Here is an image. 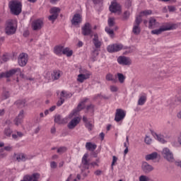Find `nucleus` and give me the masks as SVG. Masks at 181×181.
Returning <instances> with one entry per match:
<instances>
[{"mask_svg": "<svg viewBox=\"0 0 181 181\" xmlns=\"http://www.w3.org/2000/svg\"><path fill=\"white\" fill-rule=\"evenodd\" d=\"M62 74V71H59V70H55L53 71L52 76V78L54 80H59L60 78V76Z\"/></svg>", "mask_w": 181, "mask_h": 181, "instance_id": "31", "label": "nucleus"}, {"mask_svg": "<svg viewBox=\"0 0 181 181\" xmlns=\"http://www.w3.org/2000/svg\"><path fill=\"white\" fill-rule=\"evenodd\" d=\"M146 103V93H141L138 100V105H144Z\"/></svg>", "mask_w": 181, "mask_h": 181, "instance_id": "23", "label": "nucleus"}, {"mask_svg": "<svg viewBox=\"0 0 181 181\" xmlns=\"http://www.w3.org/2000/svg\"><path fill=\"white\" fill-rule=\"evenodd\" d=\"M9 8L13 15L18 16L22 13V3L18 1H11L9 3Z\"/></svg>", "mask_w": 181, "mask_h": 181, "instance_id": "1", "label": "nucleus"}, {"mask_svg": "<svg viewBox=\"0 0 181 181\" xmlns=\"http://www.w3.org/2000/svg\"><path fill=\"white\" fill-rule=\"evenodd\" d=\"M14 105H16L18 108H23L26 105L25 100H18L14 103Z\"/></svg>", "mask_w": 181, "mask_h": 181, "instance_id": "27", "label": "nucleus"}, {"mask_svg": "<svg viewBox=\"0 0 181 181\" xmlns=\"http://www.w3.org/2000/svg\"><path fill=\"white\" fill-rule=\"evenodd\" d=\"M87 101H88V98H85L83 100H81V103H79V104H81L84 107V104H86V103H87Z\"/></svg>", "mask_w": 181, "mask_h": 181, "instance_id": "59", "label": "nucleus"}, {"mask_svg": "<svg viewBox=\"0 0 181 181\" xmlns=\"http://www.w3.org/2000/svg\"><path fill=\"white\" fill-rule=\"evenodd\" d=\"M117 62L122 66H129L131 65V59L125 56H120L117 58Z\"/></svg>", "mask_w": 181, "mask_h": 181, "instance_id": "13", "label": "nucleus"}, {"mask_svg": "<svg viewBox=\"0 0 181 181\" xmlns=\"http://www.w3.org/2000/svg\"><path fill=\"white\" fill-rule=\"evenodd\" d=\"M69 95H70V94L66 93V91H64V90H62L61 92V98H62V97L67 98V97H69Z\"/></svg>", "mask_w": 181, "mask_h": 181, "instance_id": "54", "label": "nucleus"}, {"mask_svg": "<svg viewBox=\"0 0 181 181\" xmlns=\"http://www.w3.org/2000/svg\"><path fill=\"white\" fill-rule=\"evenodd\" d=\"M139 181H149L151 178L146 175H141L139 179Z\"/></svg>", "mask_w": 181, "mask_h": 181, "instance_id": "46", "label": "nucleus"}, {"mask_svg": "<svg viewBox=\"0 0 181 181\" xmlns=\"http://www.w3.org/2000/svg\"><path fill=\"white\" fill-rule=\"evenodd\" d=\"M141 22H142V18L141 17H136L132 30L134 35H138L141 33V27H139Z\"/></svg>", "mask_w": 181, "mask_h": 181, "instance_id": "8", "label": "nucleus"}, {"mask_svg": "<svg viewBox=\"0 0 181 181\" xmlns=\"http://www.w3.org/2000/svg\"><path fill=\"white\" fill-rule=\"evenodd\" d=\"M16 32V28H15V21L13 20H8L6 23L5 33L6 35H14Z\"/></svg>", "mask_w": 181, "mask_h": 181, "instance_id": "2", "label": "nucleus"}, {"mask_svg": "<svg viewBox=\"0 0 181 181\" xmlns=\"http://www.w3.org/2000/svg\"><path fill=\"white\" fill-rule=\"evenodd\" d=\"M126 6L127 8H131V6H132V1L127 0V1H126Z\"/></svg>", "mask_w": 181, "mask_h": 181, "instance_id": "55", "label": "nucleus"}, {"mask_svg": "<svg viewBox=\"0 0 181 181\" xmlns=\"http://www.w3.org/2000/svg\"><path fill=\"white\" fill-rule=\"evenodd\" d=\"M151 134L156 139H157L159 142H161V144H166V140H165V136L163 134H158L156 132H155L153 130H151Z\"/></svg>", "mask_w": 181, "mask_h": 181, "instance_id": "22", "label": "nucleus"}, {"mask_svg": "<svg viewBox=\"0 0 181 181\" xmlns=\"http://www.w3.org/2000/svg\"><path fill=\"white\" fill-rule=\"evenodd\" d=\"M95 5H102L103 0H92Z\"/></svg>", "mask_w": 181, "mask_h": 181, "instance_id": "53", "label": "nucleus"}, {"mask_svg": "<svg viewBox=\"0 0 181 181\" xmlns=\"http://www.w3.org/2000/svg\"><path fill=\"white\" fill-rule=\"evenodd\" d=\"M105 30L110 36H114V30L111 27H106Z\"/></svg>", "mask_w": 181, "mask_h": 181, "instance_id": "41", "label": "nucleus"}, {"mask_svg": "<svg viewBox=\"0 0 181 181\" xmlns=\"http://www.w3.org/2000/svg\"><path fill=\"white\" fill-rule=\"evenodd\" d=\"M4 151H7L8 152L12 151V147L11 146H6L4 147Z\"/></svg>", "mask_w": 181, "mask_h": 181, "instance_id": "60", "label": "nucleus"}, {"mask_svg": "<svg viewBox=\"0 0 181 181\" xmlns=\"http://www.w3.org/2000/svg\"><path fill=\"white\" fill-rule=\"evenodd\" d=\"M2 61L4 62H8L9 61V57H8V55L6 54H4L2 56Z\"/></svg>", "mask_w": 181, "mask_h": 181, "instance_id": "52", "label": "nucleus"}, {"mask_svg": "<svg viewBox=\"0 0 181 181\" xmlns=\"http://www.w3.org/2000/svg\"><path fill=\"white\" fill-rule=\"evenodd\" d=\"M57 18H59V16H57V14H52L48 17V19L49 21H52V22H54L56 19H57Z\"/></svg>", "mask_w": 181, "mask_h": 181, "instance_id": "45", "label": "nucleus"}, {"mask_svg": "<svg viewBox=\"0 0 181 181\" xmlns=\"http://www.w3.org/2000/svg\"><path fill=\"white\" fill-rule=\"evenodd\" d=\"M163 32H166L165 26H162L158 29L151 30V35H160Z\"/></svg>", "mask_w": 181, "mask_h": 181, "instance_id": "29", "label": "nucleus"}, {"mask_svg": "<svg viewBox=\"0 0 181 181\" xmlns=\"http://www.w3.org/2000/svg\"><path fill=\"white\" fill-rule=\"evenodd\" d=\"M162 155L164 159H166L168 162H175V157L173 156V153H172V151H170V149H169L168 148H164L163 149Z\"/></svg>", "mask_w": 181, "mask_h": 181, "instance_id": "3", "label": "nucleus"}, {"mask_svg": "<svg viewBox=\"0 0 181 181\" xmlns=\"http://www.w3.org/2000/svg\"><path fill=\"white\" fill-rule=\"evenodd\" d=\"M43 27V21L42 19H37L32 23L33 30H40Z\"/></svg>", "mask_w": 181, "mask_h": 181, "instance_id": "15", "label": "nucleus"}, {"mask_svg": "<svg viewBox=\"0 0 181 181\" xmlns=\"http://www.w3.org/2000/svg\"><path fill=\"white\" fill-rule=\"evenodd\" d=\"M50 166H51L52 169H56V168H57V163L54 161H52L50 163Z\"/></svg>", "mask_w": 181, "mask_h": 181, "instance_id": "56", "label": "nucleus"}, {"mask_svg": "<svg viewBox=\"0 0 181 181\" xmlns=\"http://www.w3.org/2000/svg\"><path fill=\"white\" fill-rule=\"evenodd\" d=\"M123 47L122 44H112L109 45L107 49L109 53H115L119 52V50H122Z\"/></svg>", "mask_w": 181, "mask_h": 181, "instance_id": "11", "label": "nucleus"}, {"mask_svg": "<svg viewBox=\"0 0 181 181\" xmlns=\"http://www.w3.org/2000/svg\"><path fill=\"white\" fill-rule=\"evenodd\" d=\"M166 30H174V29H177V24H171L170 25H164Z\"/></svg>", "mask_w": 181, "mask_h": 181, "instance_id": "35", "label": "nucleus"}, {"mask_svg": "<svg viewBox=\"0 0 181 181\" xmlns=\"http://www.w3.org/2000/svg\"><path fill=\"white\" fill-rule=\"evenodd\" d=\"M82 110H84V105H83L81 103H78L76 108H75L69 115V118H73V117L77 115V114H78L80 111H82Z\"/></svg>", "mask_w": 181, "mask_h": 181, "instance_id": "21", "label": "nucleus"}, {"mask_svg": "<svg viewBox=\"0 0 181 181\" xmlns=\"http://www.w3.org/2000/svg\"><path fill=\"white\" fill-rule=\"evenodd\" d=\"M57 153H64V152H67V147L66 146H61L59 148H57Z\"/></svg>", "mask_w": 181, "mask_h": 181, "instance_id": "40", "label": "nucleus"}, {"mask_svg": "<svg viewBox=\"0 0 181 181\" xmlns=\"http://www.w3.org/2000/svg\"><path fill=\"white\" fill-rule=\"evenodd\" d=\"M105 79L107 81H112L113 83H117V78H114V75L112 74H107L105 76Z\"/></svg>", "mask_w": 181, "mask_h": 181, "instance_id": "33", "label": "nucleus"}, {"mask_svg": "<svg viewBox=\"0 0 181 181\" xmlns=\"http://www.w3.org/2000/svg\"><path fill=\"white\" fill-rule=\"evenodd\" d=\"M110 91L112 93H117V91H118V87L115 86H110Z\"/></svg>", "mask_w": 181, "mask_h": 181, "instance_id": "51", "label": "nucleus"}, {"mask_svg": "<svg viewBox=\"0 0 181 181\" xmlns=\"http://www.w3.org/2000/svg\"><path fill=\"white\" fill-rule=\"evenodd\" d=\"M158 158V153L153 152L151 154L146 155L145 157L146 160H153Z\"/></svg>", "mask_w": 181, "mask_h": 181, "instance_id": "28", "label": "nucleus"}, {"mask_svg": "<svg viewBox=\"0 0 181 181\" xmlns=\"http://www.w3.org/2000/svg\"><path fill=\"white\" fill-rule=\"evenodd\" d=\"M86 148L87 151H90L91 152H93V151H95L97 149V146L91 142H87L86 144Z\"/></svg>", "mask_w": 181, "mask_h": 181, "instance_id": "25", "label": "nucleus"}, {"mask_svg": "<svg viewBox=\"0 0 181 181\" xmlns=\"http://www.w3.org/2000/svg\"><path fill=\"white\" fill-rule=\"evenodd\" d=\"M82 35L83 36H90L93 37V30H91V25L89 23H86L82 27Z\"/></svg>", "mask_w": 181, "mask_h": 181, "instance_id": "10", "label": "nucleus"}, {"mask_svg": "<svg viewBox=\"0 0 181 181\" xmlns=\"http://www.w3.org/2000/svg\"><path fill=\"white\" fill-rule=\"evenodd\" d=\"M109 9L112 13H117V12H121L122 10L121 7V4H118L117 2H112L109 7Z\"/></svg>", "mask_w": 181, "mask_h": 181, "instance_id": "12", "label": "nucleus"}, {"mask_svg": "<svg viewBox=\"0 0 181 181\" xmlns=\"http://www.w3.org/2000/svg\"><path fill=\"white\" fill-rule=\"evenodd\" d=\"M142 15H144L145 16H148V15H152V10H145L141 11L137 18H141Z\"/></svg>", "mask_w": 181, "mask_h": 181, "instance_id": "36", "label": "nucleus"}, {"mask_svg": "<svg viewBox=\"0 0 181 181\" xmlns=\"http://www.w3.org/2000/svg\"><path fill=\"white\" fill-rule=\"evenodd\" d=\"M94 107L95 106L93 104L88 105L86 107L87 112H88V111L90 112H94Z\"/></svg>", "mask_w": 181, "mask_h": 181, "instance_id": "44", "label": "nucleus"}, {"mask_svg": "<svg viewBox=\"0 0 181 181\" xmlns=\"http://www.w3.org/2000/svg\"><path fill=\"white\" fill-rule=\"evenodd\" d=\"M159 22L155 19V17L150 18L148 21V29H156L159 28Z\"/></svg>", "mask_w": 181, "mask_h": 181, "instance_id": "17", "label": "nucleus"}, {"mask_svg": "<svg viewBox=\"0 0 181 181\" xmlns=\"http://www.w3.org/2000/svg\"><path fill=\"white\" fill-rule=\"evenodd\" d=\"M144 142L147 145H151V143L152 142V139L148 136H146V137L144 139Z\"/></svg>", "mask_w": 181, "mask_h": 181, "instance_id": "48", "label": "nucleus"}, {"mask_svg": "<svg viewBox=\"0 0 181 181\" xmlns=\"http://www.w3.org/2000/svg\"><path fill=\"white\" fill-rule=\"evenodd\" d=\"M23 118H25V111L23 110H21L18 115V116L14 119V124L17 127L21 125L22 122H23Z\"/></svg>", "mask_w": 181, "mask_h": 181, "instance_id": "14", "label": "nucleus"}, {"mask_svg": "<svg viewBox=\"0 0 181 181\" xmlns=\"http://www.w3.org/2000/svg\"><path fill=\"white\" fill-rule=\"evenodd\" d=\"M54 122H56V124H66V119L64 118H62V115H57L54 117Z\"/></svg>", "mask_w": 181, "mask_h": 181, "instance_id": "24", "label": "nucleus"}, {"mask_svg": "<svg viewBox=\"0 0 181 181\" xmlns=\"http://www.w3.org/2000/svg\"><path fill=\"white\" fill-rule=\"evenodd\" d=\"M20 71H21L20 68H16V69H13L9 71H7L6 72H1L0 73V79L9 78V77H12V76H14V74H16V73H19Z\"/></svg>", "mask_w": 181, "mask_h": 181, "instance_id": "5", "label": "nucleus"}, {"mask_svg": "<svg viewBox=\"0 0 181 181\" xmlns=\"http://www.w3.org/2000/svg\"><path fill=\"white\" fill-rule=\"evenodd\" d=\"M178 142L180 145H181V132L180 133V136H178Z\"/></svg>", "mask_w": 181, "mask_h": 181, "instance_id": "64", "label": "nucleus"}, {"mask_svg": "<svg viewBox=\"0 0 181 181\" xmlns=\"http://www.w3.org/2000/svg\"><path fill=\"white\" fill-rule=\"evenodd\" d=\"M168 11L169 12H175V11H176V8H175L173 6H169Z\"/></svg>", "mask_w": 181, "mask_h": 181, "instance_id": "57", "label": "nucleus"}, {"mask_svg": "<svg viewBox=\"0 0 181 181\" xmlns=\"http://www.w3.org/2000/svg\"><path fill=\"white\" fill-rule=\"evenodd\" d=\"M130 15H131V13H129V11H124L122 17V21H128V19H129Z\"/></svg>", "mask_w": 181, "mask_h": 181, "instance_id": "43", "label": "nucleus"}, {"mask_svg": "<svg viewBox=\"0 0 181 181\" xmlns=\"http://www.w3.org/2000/svg\"><path fill=\"white\" fill-rule=\"evenodd\" d=\"M87 78H90V74H79L78 76L77 81H79V83H83L84 80H87Z\"/></svg>", "mask_w": 181, "mask_h": 181, "instance_id": "30", "label": "nucleus"}, {"mask_svg": "<svg viewBox=\"0 0 181 181\" xmlns=\"http://www.w3.org/2000/svg\"><path fill=\"white\" fill-rule=\"evenodd\" d=\"M127 116V112L122 109H117L115 115V121L116 122H119L123 121Z\"/></svg>", "mask_w": 181, "mask_h": 181, "instance_id": "7", "label": "nucleus"}, {"mask_svg": "<svg viewBox=\"0 0 181 181\" xmlns=\"http://www.w3.org/2000/svg\"><path fill=\"white\" fill-rule=\"evenodd\" d=\"M94 173L96 176H101L103 171L101 170H97Z\"/></svg>", "mask_w": 181, "mask_h": 181, "instance_id": "58", "label": "nucleus"}, {"mask_svg": "<svg viewBox=\"0 0 181 181\" xmlns=\"http://www.w3.org/2000/svg\"><path fill=\"white\" fill-rule=\"evenodd\" d=\"M64 103V99L63 98H60L59 100H58L57 103V107H60L63 105Z\"/></svg>", "mask_w": 181, "mask_h": 181, "instance_id": "50", "label": "nucleus"}, {"mask_svg": "<svg viewBox=\"0 0 181 181\" xmlns=\"http://www.w3.org/2000/svg\"><path fill=\"white\" fill-rule=\"evenodd\" d=\"M63 46L58 45L54 48V52L57 56H62V54H63Z\"/></svg>", "mask_w": 181, "mask_h": 181, "instance_id": "26", "label": "nucleus"}, {"mask_svg": "<svg viewBox=\"0 0 181 181\" xmlns=\"http://www.w3.org/2000/svg\"><path fill=\"white\" fill-rule=\"evenodd\" d=\"M4 135H6V136H11V135H12V130L11 129V127L5 128Z\"/></svg>", "mask_w": 181, "mask_h": 181, "instance_id": "42", "label": "nucleus"}, {"mask_svg": "<svg viewBox=\"0 0 181 181\" xmlns=\"http://www.w3.org/2000/svg\"><path fill=\"white\" fill-rule=\"evenodd\" d=\"M79 123H80V117H74L69 123L68 128L69 129H73L74 128H76V127H77L78 124H79Z\"/></svg>", "mask_w": 181, "mask_h": 181, "instance_id": "20", "label": "nucleus"}, {"mask_svg": "<svg viewBox=\"0 0 181 181\" xmlns=\"http://www.w3.org/2000/svg\"><path fill=\"white\" fill-rule=\"evenodd\" d=\"M62 54H65L67 57L73 56V50H70L68 47L64 48L62 51Z\"/></svg>", "mask_w": 181, "mask_h": 181, "instance_id": "32", "label": "nucleus"}, {"mask_svg": "<svg viewBox=\"0 0 181 181\" xmlns=\"http://www.w3.org/2000/svg\"><path fill=\"white\" fill-rule=\"evenodd\" d=\"M60 0H49L50 4H52V5H56L57 2H59Z\"/></svg>", "mask_w": 181, "mask_h": 181, "instance_id": "61", "label": "nucleus"}, {"mask_svg": "<svg viewBox=\"0 0 181 181\" xmlns=\"http://www.w3.org/2000/svg\"><path fill=\"white\" fill-rule=\"evenodd\" d=\"M141 169L144 173H151L153 170V167L147 162H143Z\"/></svg>", "mask_w": 181, "mask_h": 181, "instance_id": "19", "label": "nucleus"}, {"mask_svg": "<svg viewBox=\"0 0 181 181\" xmlns=\"http://www.w3.org/2000/svg\"><path fill=\"white\" fill-rule=\"evenodd\" d=\"M87 158H88V154H84L83 158H82V163L84 166H86L87 168V169H88V167L90 165H91V166H98V164L97 163V162L90 163L88 161V160H87Z\"/></svg>", "mask_w": 181, "mask_h": 181, "instance_id": "16", "label": "nucleus"}, {"mask_svg": "<svg viewBox=\"0 0 181 181\" xmlns=\"http://www.w3.org/2000/svg\"><path fill=\"white\" fill-rule=\"evenodd\" d=\"M15 158L18 162H26V160H30V159H33V156H26L23 153H18L15 154Z\"/></svg>", "mask_w": 181, "mask_h": 181, "instance_id": "9", "label": "nucleus"}, {"mask_svg": "<svg viewBox=\"0 0 181 181\" xmlns=\"http://www.w3.org/2000/svg\"><path fill=\"white\" fill-rule=\"evenodd\" d=\"M29 57L26 53H21L18 57V63L20 67H25L28 64Z\"/></svg>", "mask_w": 181, "mask_h": 181, "instance_id": "6", "label": "nucleus"}, {"mask_svg": "<svg viewBox=\"0 0 181 181\" xmlns=\"http://www.w3.org/2000/svg\"><path fill=\"white\" fill-rule=\"evenodd\" d=\"M93 43L95 47V49L93 52V56H98V49H100L101 48V41H100L98 38V34L95 33L94 34V37L93 38Z\"/></svg>", "mask_w": 181, "mask_h": 181, "instance_id": "4", "label": "nucleus"}, {"mask_svg": "<svg viewBox=\"0 0 181 181\" xmlns=\"http://www.w3.org/2000/svg\"><path fill=\"white\" fill-rule=\"evenodd\" d=\"M117 76L118 80L121 84H122V83H124V81H125V76H124V74H122L121 73H117Z\"/></svg>", "mask_w": 181, "mask_h": 181, "instance_id": "38", "label": "nucleus"}, {"mask_svg": "<svg viewBox=\"0 0 181 181\" xmlns=\"http://www.w3.org/2000/svg\"><path fill=\"white\" fill-rule=\"evenodd\" d=\"M100 138H101V141H104V137L105 136V134H104L103 132H101V133L100 134Z\"/></svg>", "mask_w": 181, "mask_h": 181, "instance_id": "62", "label": "nucleus"}, {"mask_svg": "<svg viewBox=\"0 0 181 181\" xmlns=\"http://www.w3.org/2000/svg\"><path fill=\"white\" fill-rule=\"evenodd\" d=\"M11 97V94L9 93V91L8 90H4L2 95H1V100H8Z\"/></svg>", "mask_w": 181, "mask_h": 181, "instance_id": "37", "label": "nucleus"}, {"mask_svg": "<svg viewBox=\"0 0 181 181\" xmlns=\"http://www.w3.org/2000/svg\"><path fill=\"white\" fill-rule=\"evenodd\" d=\"M49 13L59 16V13H60V8L59 7H52L49 10Z\"/></svg>", "mask_w": 181, "mask_h": 181, "instance_id": "34", "label": "nucleus"}, {"mask_svg": "<svg viewBox=\"0 0 181 181\" xmlns=\"http://www.w3.org/2000/svg\"><path fill=\"white\" fill-rule=\"evenodd\" d=\"M109 28H114L115 26V21L114 18H110L107 21Z\"/></svg>", "mask_w": 181, "mask_h": 181, "instance_id": "39", "label": "nucleus"}, {"mask_svg": "<svg viewBox=\"0 0 181 181\" xmlns=\"http://www.w3.org/2000/svg\"><path fill=\"white\" fill-rule=\"evenodd\" d=\"M86 128L88 129V131H93V124H91L90 122H88L85 124Z\"/></svg>", "mask_w": 181, "mask_h": 181, "instance_id": "47", "label": "nucleus"}, {"mask_svg": "<svg viewBox=\"0 0 181 181\" xmlns=\"http://www.w3.org/2000/svg\"><path fill=\"white\" fill-rule=\"evenodd\" d=\"M17 136L22 138V136H23V133H22L21 132H17Z\"/></svg>", "mask_w": 181, "mask_h": 181, "instance_id": "63", "label": "nucleus"}, {"mask_svg": "<svg viewBox=\"0 0 181 181\" xmlns=\"http://www.w3.org/2000/svg\"><path fill=\"white\" fill-rule=\"evenodd\" d=\"M117 160H118V158H117V156H112V169H114V165H115V163L117 162Z\"/></svg>", "mask_w": 181, "mask_h": 181, "instance_id": "49", "label": "nucleus"}, {"mask_svg": "<svg viewBox=\"0 0 181 181\" xmlns=\"http://www.w3.org/2000/svg\"><path fill=\"white\" fill-rule=\"evenodd\" d=\"M82 21H83V18L80 15V13H76L74 15V17L71 20V24L74 25L75 26H77V25H80Z\"/></svg>", "mask_w": 181, "mask_h": 181, "instance_id": "18", "label": "nucleus"}]
</instances>
